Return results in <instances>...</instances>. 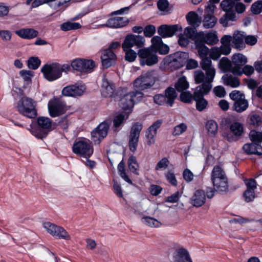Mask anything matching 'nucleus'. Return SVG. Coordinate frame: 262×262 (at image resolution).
Wrapping results in <instances>:
<instances>
[{
	"mask_svg": "<svg viewBox=\"0 0 262 262\" xmlns=\"http://www.w3.org/2000/svg\"><path fill=\"white\" fill-rule=\"evenodd\" d=\"M15 33L24 39H31L38 36V31L33 28H23L15 31Z\"/></svg>",
	"mask_w": 262,
	"mask_h": 262,
	"instance_id": "31",
	"label": "nucleus"
},
{
	"mask_svg": "<svg viewBox=\"0 0 262 262\" xmlns=\"http://www.w3.org/2000/svg\"><path fill=\"white\" fill-rule=\"evenodd\" d=\"M201 68L205 71V74L200 70H196L194 72V79L196 84H206V85H212L215 75V69L212 64L210 58H204L200 62Z\"/></svg>",
	"mask_w": 262,
	"mask_h": 262,
	"instance_id": "1",
	"label": "nucleus"
},
{
	"mask_svg": "<svg viewBox=\"0 0 262 262\" xmlns=\"http://www.w3.org/2000/svg\"><path fill=\"white\" fill-rule=\"evenodd\" d=\"M213 92L217 97L220 98L224 97L226 95V91L224 88L221 85L215 86Z\"/></svg>",
	"mask_w": 262,
	"mask_h": 262,
	"instance_id": "59",
	"label": "nucleus"
},
{
	"mask_svg": "<svg viewBox=\"0 0 262 262\" xmlns=\"http://www.w3.org/2000/svg\"><path fill=\"white\" fill-rule=\"evenodd\" d=\"M177 95L174 88L168 87L165 90L164 97L166 98L167 104L172 106L174 101L177 98Z\"/></svg>",
	"mask_w": 262,
	"mask_h": 262,
	"instance_id": "34",
	"label": "nucleus"
},
{
	"mask_svg": "<svg viewBox=\"0 0 262 262\" xmlns=\"http://www.w3.org/2000/svg\"><path fill=\"white\" fill-rule=\"evenodd\" d=\"M137 54L141 66H152L158 62L157 52L152 48H144L139 49Z\"/></svg>",
	"mask_w": 262,
	"mask_h": 262,
	"instance_id": "8",
	"label": "nucleus"
},
{
	"mask_svg": "<svg viewBox=\"0 0 262 262\" xmlns=\"http://www.w3.org/2000/svg\"><path fill=\"white\" fill-rule=\"evenodd\" d=\"M254 67L250 65H245L243 68H241V75L244 74L247 76H250L254 73Z\"/></svg>",
	"mask_w": 262,
	"mask_h": 262,
	"instance_id": "58",
	"label": "nucleus"
},
{
	"mask_svg": "<svg viewBox=\"0 0 262 262\" xmlns=\"http://www.w3.org/2000/svg\"><path fill=\"white\" fill-rule=\"evenodd\" d=\"M248 123L254 127L262 125V117L258 114L251 113L248 116Z\"/></svg>",
	"mask_w": 262,
	"mask_h": 262,
	"instance_id": "38",
	"label": "nucleus"
},
{
	"mask_svg": "<svg viewBox=\"0 0 262 262\" xmlns=\"http://www.w3.org/2000/svg\"><path fill=\"white\" fill-rule=\"evenodd\" d=\"M37 103L33 99L23 97L18 102L17 109L18 112L24 116L34 119L37 116Z\"/></svg>",
	"mask_w": 262,
	"mask_h": 262,
	"instance_id": "3",
	"label": "nucleus"
},
{
	"mask_svg": "<svg viewBox=\"0 0 262 262\" xmlns=\"http://www.w3.org/2000/svg\"><path fill=\"white\" fill-rule=\"evenodd\" d=\"M115 87L112 82L109 81L104 76L102 80L101 94L105 97H111L113 95Z\"/></svg>",
	"mask_w": 262,
	"mask_h": 262,
	"instance_id": "29",
	"label": "nucleus"
},
{
	"mask_svg": "<svg viewBox=\"0 0 262 262\" xmlns=\"http://www.w3.org/2000/svg\"><path fill=\"white\" fill-rule=\"evenodd\" d=\"M81 25L78 23L67 21L61 24L60 29L62 31H68L80 29Z\"/></svg>",
	"mask_w": 262,
	"mask_h": 262,
	"instance_id": "44",
	"label": "nucleus"
},
{
	"mask_svg": "<svg viewBox=\"0 0 262 262\" xmlns=\"http://www.w3.org/2000/svg\"><path fill=\"white\" fill-rule=\"evenodd\" d=\"M247 62V57L241 53H235L232 57L231 72L236 76H241V69Z\"/></svg>",
	"mask_w": 262,
	"mask_h": 262,
	"instance_id": "20",
	"label": "nucleus"
},
{
	"mask_svg": "<svg viewBox=\"0 0 262 262\" xmlns=\"http://www.w3.org/2000/svg\"><path fill=\"white\" fill-rule=\"evenodd\" d=\"M60 70L58 63L46 64L41 69L45 78L50 81L55 80L61 76Z\"/></svg>",
	"mask_w": 262,
	"mask_h": 262,
	"instance_id": "13",
	"label": "nucleus"
},
{
	"mask_svg": "<svg viewBox=\"0 0 262 262\" xmlns=\"http://www.w3.org/2000/svg\"><path fill=\"white\" fill-rule=\"evenodd\" d=\"M129 23V20L126 17H114L109 18L106 24L103 25L112 28H119L126 26Z\"/></svg>",
	"mask_w": 262,
	"mask_h": 262,
	"instance_id": "25",
	"label": "nucleus"
},
{
	"mask_svg": "<svg viewBox=\"0 0 262 262\" xmlns=\"http://www.w3.org/2000/svg\"><path fill=\"white\" fill-rule=\"evenodd\" d=\"M222 68L225 70H230L231 72L232 63L227 57H223L220 61Z\"/></svg>",
	"mask_w": 262,
	"mask_h": 262,
	"instance_id": "54",
	"label": "nucleus"
},
{
	"mask_svg": "<svg viewBox=\"0 0 262 262\" xmlns=\"http://www.w3.org/2000/svg\"><path fill=\"white\" fill-rule=\"evenodd\" d=\"M162 124V120H157L146 130L145 133V137L146 138V142L148 145H150L155 143V138L157 134V130L160 127Z\"/></svg>",
	"mask_w": 262,
	"mask_h": 262,
	"instance_id": "22",
	"label": "nucleus"
},
{
	"mask_svg": "<svg viewBox=\"0 0 262 262\" xmlns=\"http://www.w3.org/2000/svg\"><path fill=\"white\" fill-rule=\"evenodd\" d=\"M180 100L184 103H191L194 100V94L192 95L190 92L186 91L182 92L180 96Z\"/></svg>",
	"mask_w": 262,
	"mask_h": 262,
	"instance_id": "49",
	"label": "nucleus"
},
{
	"mask_svg": "<svg viewBox=\"0 0 262 262\" xmlns=\"http://www.w3.org/2000/svg\"><path fill=\"white\" fill-rule=\"evenodd\" d=\"M236 20V13L235 11H229L226 12V13L220 19V23L224 27H227L228 26V22L229 21H234Z\"/></svg>",
	"mask_w": 262,
	"mask_h": 262,
	"instance_id": "37",
	"label": "nucleus"
},
{
	"mask_svg": "<svg viewBox=\"0 0 262 262\" xmlns=\"http://www.w3.org/2000/svg\"><path fill=\"white\" fill-rule=\"evenodd\" d=\"M211 181L216 191L221 193L228 192V178L220 166L215 165L213 167L211 173Z\"/></svg>",
	"mask_w": 262,
	"mask_h": 262,
	"instance_id": "2",
	"label": "nucleus"
},
{
	"mask_svg": "<svg viewBox=\"0 0 262 262\" xmlns=\"http://www.w3.org/2000/svg\"><path fill=\"white\" fill-rule=\"evenodd\" d=\"M217 22V19L213 15H204L203 26L206 29L213 28Z\"/></svg>",
	"mask_w": 262,
	"mask_h": 262,
	"instance_id": "42",
	"label": "nucleus"
},
{
	"mask_svg": "<svg viewBox=\"0 0 262 262\" xmlns=\"http://www.w3.org/2000/svg\"><path fill=\"white\" fill-rule=\"evenodd\" d=\"M72 150L76 155L85 158H89L94 151L91 142L86 139L80 140L75 142Z\"/></svg>",
	"mask_w": 262,
	"mask_h": 262,
	"instance_id": "9",
	"label": "nucleus"
},
{
	"mask_svg": "<svg viewBox=\"0 0 262 262\" xmlns=\"http://www.w3.org/2000/svg\"><path fill=\"white\" fill-rule=\"evenodd\" d=\"M125 52V59L129 62L134 61L137 57V53L133 50L130 49H126L124 50Z\"/></svg>",
	"mask_w": 262,
	"mask_h": 262,
	"instance_id": "52",
	"label": "nucleus"
},
{
	"mask_svg": "<svg viewBox=\"0 0 262 262\" xmlns=\"http://www.w3.org/2000/svg\"><path fill=\"white\" fill-rule=\"evenodd\" d=\"M157 78L154 71H148L141 74L133 83L134 86L141 92L151 88L155 83Z\"/></svg>",
	"mask_w": 262,
	"mask_h": 262,
	"instance_id": "7",
	"label": "nucleus"
},
{
	"mask_svg": "<svg viewBox=\"0 0 262 262\" xmlns=\"http://www.w3.org/2000/svg\"><path fill=\"white\" fill-rule=\"evenodd\" d=\"M205 192L201 189L195 190L190 199V203L195 207H201L205 204Z\"/></svg>",
	"mask_w": 262,
	"mask_h": 262,
	"instance_id": "26",
	"label": "nucleus"
},
{
	"mask_svg": "<svg viewBox=\"0 0 262 262\" xmlns=\"http://www.w3.org/2000/svg\"><path fill=\"white\" fill-rule=\"evenodd\" d=\"M181 52H176L167 56L165 58V62L173 67L175 70L181 68L183 66V61Z\"/></svg>",
	"mask_w": 262,
	"mask_h": 262,
	"instance_id": "24",
	"label": "nucleus"
},
{
	"mask_svg": "<svg viewBox=\"0 0 262 262\" xmlns=\"http://www.w3.org/2000/svg\"><path fill=\"white\" fill-rule=\"evenodd\" d=\"M41 61L37 57H31L28 60V66L29 69L36 70L40 65Z\"/></svg>",
	"mask_w": 262,
	"mask_h": 262,
	"instance_id": "48",
	"label": "nucleus"
},
{
	"mask_svg": "<svg viewBox=\"0 0 262 262\" xmlns=\"http://www.w3.org/2000/svg\"><path fill=\"white\" fill-rule=\"evenodd\" d=\"M85 90L84 84L75 83L64 87L62 90V95L66 97H77L82 96Z\"/></svg>",
	"mask_w": 262,
	"mask_h": 262,
	"instance_id": "18",
	"label": "nucleus"
},
{
	"mask_svg": "<svg viewBox=\"0 0 262 262\" xmlns=\"http://www.w3.org/2000/svg\"><path fill=\"white\" fill-rule=\"evenodd\" d=\"M187 126L185 123H182L174 127L172 134L174 136H179L185 132Z\"/></svg>",
	"mask_w": 262,
	"mask_h": 262,
	"instance_id": "50",
	"label": "nucleus"
},
{
	"mask_svg": "<svg viewBox=\"0 0 262 262\" xmlns=\"http://www.w3.org/2000/svg\"><path fill=\"white\" fill-rule=\"evenodd\" d=\"M71 67L80 72L91 73L95 67V63L93 60L77 58L72 62Z\"/></svg>",
	"mask_w": 262,
	"mask_h": 262,
	"instance_id": "12",
	"label": "nucleus"
},
{
	"mask_svg": "<svg viewBox=\"0 0 262 262\" xmlns=\"http://www.w3.org/2000/svg\"><path fill=\"white\" fill-rule=\"evenodd\" d=\"M247 190H255L256 188V182L254 179H247L245 181Z\"/></svg>",
	"mask_w": 262,
	"mask_h": 262,
	"instance_id": "61",
	"label": "nucleus"
},
{
	"mask_svg": "<svg viewBox=\"0 0 262 262\" xmlns=\"http://www.w3.org/2000/svg\"><path fill=\"white\" fill-rule=\"evenodd\" d=\"M144 35L146 37H151L156 32V27L152 25H147L143 30Z\"/></svg>",
	"mask_w": 262,
	"mask_h": 262,
	"instance_id": "53",
	"label": "nucleus"
},
{
	"mask_svg": "<svg viewBox=\"0 0 262 262\" xmlns=\"http://www.w3.org/2000/svg\"><path fill=\"white\" fill-rule=\"evenodd\" d=\"M225 85L232 88H237L240 84V81L238 78L233 77L231 75L226 74L222 78Z\"/></svg>",
	"mask_w": 262,
	"mask_h": 262,
	"instance_id": "35",
	"label": "nucleus"
},
{
	"mask_svg": "<svg viewBox=\"0 0 262 262\" xmlns=\"http://www.w3.org/2000/svg\"><path fill=\"white\" fill-rule=\"evenodd\" d=\"M251 12L254 14H258L262 12V1H258L254 3L251 7Z\"/></svg>",
	"mask_w": 262,
	"mask_h": 262,
	"instance_id": "51",
	"label": "nucleus"
},
{
	"mask_svg": "<svg viewBox=\"0 0 262 262\" xmlns=\"http://www.w3.org/2000/svg\"><path fill=\"white\" fill-rule=\"evenodd\" d=\"M143 125L140 122L135 123L130 129L129 135L128 147L132 152H135L138 145L140 134Z\"/></svg>",
	"mask_w": 262,
	"mask_h": 262,
	"instance_id": "14",
	"label": "nucleus"
},
{
	"mask_svg": "<svg viewBox=\"0 0 262 262\" xmlns=\"http://www.w3.org/2000/svg\"><path fill=\"white\" fill-rule=\"evenodd\" d=\"M206 128L208 134L210 137H214L218 131V125L217 123L213 120H208L206 123Z\"/></svg>",
	"mask_w": 262,
	"mask_h": 262,
	"instance_id": "39",
	"label": "nucleus"
},
{
	"mask_svg": "<svg viewBox=\"0 0 262 262\" xmlns=\"http://www.w3.org/2000/svg\"><path fill=\"white\" fill-rule=\"evenodd\" d=\"M212 85L201 84L197 86L194 91V100L196 102V108L201 112L205 109L208 105V101L204 98L211 91Z\"/></svg>",
	"mask_w": 262,
	"mask_h": 262,
	"instance_id": "4",
	"label": "nucleus"
},
{
	"mask_svg": "<svg viewBox=\"0 0 262 262\" xmlns=\"http://www.w3.org/2000/svg\"><path fill=\"white\" fill-rule=\"evenodd\" d=\"M229 97L234 101V110L237 113H242L246 111L249 106L248 101L245 98V95L239 91H232Z\"/></svg>",
	"mask_w": 262,
	"mask_h": 262,
	"instance_id": "10",
	"label": "nucleus"
},
{
	"mask_svg": "<svg viewBox=\"0 0 262 262\" xmlns=\"http://www.w3.org/2000/svg\"><path fill=\"white\" fill-rule=\"evenodd\" d=\"M173 262H192L188 251L184 248L177 249L173 255Z\"/></svg>",
	"mask_w": 262,
	"mask_h": 262,
	"instance_id": "28",
	"label": "nucleus"
},
{
	"mask_svg": "<svg viewBox=\"0 0 262 262\" xmlns=\"http://www.w3.org/2000/svg\"><path fill=\"white\" fill-rule=\"evenodd\" d=\"M234 5L235 3L232 0H224L220 4L222 9L225 12L235 11Z\"/></svg>",
	"mask_w": 262,
	"mask_h": 262,
	"instance_id": "46",
	"label": "nucleus"
},
{
	"mask_svg": "<svg viewBox=\"0 0 262 262\" xmlns=\"http://www.w3.org/2000/svg\"><path fill=\"white\" fill-rule=\"evenodd\" d=\"M144 94L140 91L135 90L124 95L120 100V106L124 110H128L129 113L136 103L142 100Z\"/></svg>",
	"mask_w": 262,
	"mask_h": 262,
	"instance_id": "6",
	"label": "nucleus"
},
{
	"mask_svg": "<svg viewBox=\"0 0 262 262\" xmlns=\"http://www.w3.org/2000/svg\"><path fill=\"white\" fill-rule=\"evenodd\" d=\"M195 45L200 57L202 59L207 58L206 56L209 53V49L205 45V43L196 39Z\"/></svg>",
	"mask_w": 262,
	"mask_h": 262,
	"instance_id": "36",
	"label": "nucleus"
},
{
	"mask_svg": "<svg viewBox=\"0 0 262 262\" xmlns=\"http://www.w3.org/2000/svg\"><path fill=\"white\" fill-rule=\"evenodd\" d=\"M243 149L248 155H262V146L256 143L252 142L251 143L245 144L243 146Z\"/></svg>",
	"mask_w": 262,
	"mask_h": 262,
	"instance_id": "30",
	"label": "nucleus"
},
{
	"mask_svg": "<svg viewBox=\"0 0 262 262\" xmlns=\"http://www.w3.org/2000/svg\"><path fill=\"white\" fill-rule=\"evenodd\" d=\"M0 36L4 41H8L11 39L12 34L8 30H0Z\"/></svg>",
	"mask_w": 262,
	"mask_h": 262,
	"instance_id": "64",
	"label": "nucleus"
},
{
	"mask_svg": "<svg viewBox=\"0 0 262 262\" xmlns=\"http://www.w3.org/2000/svg\"><path fill=\"white\" fill-rule=\"evenodd\" d=\"M196 39L209 45H213L216 43L219 40L215 31L210 32L207 33L200 32L198 35Z\"/></svg>",
	"mask_w": 262,
	"mask_h": 262,
	"instance_id": "27",
	"label": "nucleus"
},
{
	"mask_svg": "<svg viewBox=\"0 0 262 262\" xmlns=\"http://www.w3.org/2000/svg\"><path fill=\"white\" fill-rule=\"evenodd\" d=\"M43 227L50 234L58 237V238L70 239V236L68 233L61 227L57 226L50 222H46L43 224Z\"/></svg>",
	"mask_w": 262,
	"mask_h": 262,
	"instance_id": "19",
	"label": "nucleus"
},
{
	"mask_svg": "<svg viewBox=\"0 0 262 262\" xmlns=\"http://www.w3.org/2000/svg\"><path fill=\"white\" fill-rule=\"evenodd\" d=\"M155 50L157 52H158L160 54L165 55L169 52V48L167 45L162 43L160 46L156 48Z\"/></svg>",
	"mask_w": 262,
	"mask_h": 262,
	"instance_id": "60",
	"label": "nucleus"
},
{
	"mask_svg": "<svg viewBox=\"0 0 262 262\" xmlns=\"http://www.w3.org/2000/svg\"><path fill=\"white\" fill-rule=\"evenodd\" d=\"M244 32L237 31L233 34L232 43L235 48L241 50L245 47Z\"/></svg>",
	"mask_w": 262,
	"mask_h": 262,
	"instance_id": "33",
	"label": "nucleus"
},
{
	"mask_svg": "<svg viewBox=\"0 0 262 262\" xmlns=\"http://www.w3.org/2000/svg\"><path fill=\"white\" fill-rule=\"evenodd\" d=\"M226 124L229 128L230 132L233 134L227 135L226 139L229 142L236 141L239 140L244 133V126L243 124L237 121L232 122L230 118L225 119Z\"/></svg>",
	"mask_w": 262,
	"mask_h": 262,
	"instance_id": "11",
	"label": "nucleus"
},
{
	"mask_svg": "<svg viewBox=\"0 0 262 262\" xmlns=\"http://www.w3.org/2000/svg\"><path fill=\"white\" fill-rule=\"evenodd\" d=\"M169 161L167 158H162L157 164L155 169L156 170L165 169L168 165Z\"/></svg>",
	"mask_w": 262,
	"mask_h": 262,
	"instance_id": "55",
	"label": "nucleus"
},
{
	"mask_svg": "<svg viewBox=\"0 0 262 262\" xmlns=\"http://www.w3.org/2000/svg\"><path fill=\"white\" fill-rule=\"evenodd\" d=\"M186 19L188 23L192 26H198L201 23V18L193 11H190L187 14Z\"/></svg>",
	"mask_w": 262,
	"mask_h": 262,
	"instance_id": "40",
	"label": "nucleus"
},
{
	"mask_svg": "<svg viewBox=\"0 0 262 262\" xmlns=\"http://www.w3.org/2000/svg\"><path fill=\"white\" fill-rule=\"evenodd\" d=\"M38 126L32 127L31 132L35 137L42 139L46 138L52 128V121L48 117H39L37 118Z\"/></svg>",
	"mask_w": 262,
	"mask_h": 262,
	"instance_id": "5",
	"label": "nucleus"
},
{
	"mask_svg": "<svg viewBox=\"0 0 262 262\" xmlns=\"http://www.w3.org/2000/svg\"><path fill=\"white\" fill-rule=\"evenodd\" d=\"M162 190V188L157 185H151L150 186L149 191L150 193L152 195H158L159 194L161 193Z\"/></svg>",
	"mask_w": 262,
	"mask_h": 262,
	"instance_id": "63",
	"label": "nucleus"
},
{
	"mask_svg": "<svg viewBox=\"0 0 262 262\" xmlns=\"http://www.w3.org/2000/svg\"><path fill=\"white\" fill-rule=\"evenodd\" d=\"M243 196L246 202H251L255 198V191L254 190L246 189L243 194Z\"/></svg>",
	"mask_w": 262,
	"mask_h": 262,
	"instance_id": "56",
	"label": "nucleus"
},
{
	"mask_svg": "<svg viewBox=\"0 0 262 262\" xmlns=\"http://www.w3.org/2000/svg\"><path fill=\"white\" fill-rule=\"evenodd\" d=\"M101 60L103 68L107 69L115 64L116 56L112 51L106 49L102 52Z\"/></svg>",
	"mask_w": 262,
	"mask_h": 262,
	"instance_id": "23",
	"label": "nucleus"
},
{
	"mask_svg": "<svg viewBox=\"0 0 262 262\" xmlns=\"http://www.w3.org/2000/svg\"><path fill=\"white\" fill-rule=\"evenodd\" d=\"M141 221L143 223L151 227H159L161 225V223L158 220L149 216L142 217Z\"/></svg>",
	"mask_w": 262,
	"mask_h": 262,
	"instance_id": "45",
	"label": "nucleus"
},
{
	"mask_svg": "<svg viewBox=\"0 0 262 262\" xmlns=\"http://www.w3.org/2000/svg\"><path fill=\"white\" fill-rule=\"evenodd\" d=\"M183 177L186 182H190L193 179V174L189 169L186 168L183 171Z\"/></svg>",
	"mask_w": 262,
	"mask_h": 262,
	"instance_id": "62",
	"label": "nucleus"
},
{
	"mask_svg": "<svg viewBox=\"0 0 262 262\" xmlns=\"http://www.w3.org/2000/svg\"><path fill=\"white\" fill-rule=\"evenodd\" d=\"M128 164L130 170L136 174L139 175L138 170L139 166L136 158L135 156H131L129 157Z\"/></svg>",
	"mask_w": 262,
	"mask_h": 262,
	"instance_id": "43",
	"label": "nucleus"
},
{
	"mask_svg": "<svg viewBox=\"0 0 262 262\" xmlns=\"http://www.w3.org/2000/svg\"><path fill=\"white\" fill-rule=\"evenodd\" d=\"M109 128V124L104 121L91 132L92 140L95 145L99 144L107 136Z\"/></svg>",
	"mask_w": 262,
	"mask_h": 262,
	"instance_id": "15",
	"label": "nucleus"
},
{
	"mask_svg": "<svg viewBox=\"0 0 262 262\" xmlns=\"http://www.w3.org/2000/svg\"><path fill=\"white\" fill-rule=\"evenodd\" d=\"M182 31V28L179 25H163L158 29V34L163 38L171 37L177 32Z\"/></svg>",
	"mask_w": 262,
	"mask_h": 262,
	"instance_id": "21",
	"label": "nucleus"
},
{
	"mask_svg": "<svg viewBox=\"0 0 262 262\" xmlns=\"http://www.w3.org/2000/svg\"><path fill=\"white\" fill-rule=\"evenodd\" d=\"M129 112L121 113L116 115L113 120L114 130L118 132L124 122L128 119Z\"/></svg>",
	"mask_w": 262,
	"mask_h": 262,
	"instance_id": "32",
	"label": "nucleus"
},
{
	"mask_svg": "<svg viewBox=\"0 0 262 262\" xmlns=\"http://www.w3.org/2000/svg\"><path fill=\"white\" fill-rule=\"evenodd\" d=\"M154 102L160 105L167 104L166 98L163 94H156L154 97Z\"/></svg>",
	"mask_w": 262,
	"mask_h": 262,
	"instance_id": "57",
	"label": "nucleus"
},
{
	"mask_svg": "<svg viewBox=\"0 0 262 262\" xmlns=\"http://www.w3.org/2000/svg\"><path fill=\"white\" fill-rule=\"evenodd\" d=\"M48 105L50 115L52 117H56L62 115L68 110L65 102L58 99L49 101Z\"/></svg>",
	"mask_w": 262,
	"mask_h": 262,
	"instance_id": "16",
	"label": "nucleus"
},
{
	"mask_svg": "<svg viewBox=\"0 0 262 262\" xmlns=\"http://www.w3.org/2000/svg\"><path fill=\"white\" fill-rule=\"evenodd\" d=\"M189 88V83L185 76L180 77L175 84V89L179 92H182Z\"/></svg>",
	"mask_w": 262,
	"mask_h": 262,
	"instance_id": "41",
	"label": "nucleus"
},
{
	"mask_svg": "<svg viewBox=\"0 0 262 262\" xmlns=\"http://www.w3.org/2000/svg\"><path fill=\"white\" fill-rule=\"evenodd\" d=\"M249 138L253 143L259 144L262 142V135L261 132L252 130L249 133Z\"/></svg>",
	"mask_w": 262,
	"mask_h": 262,
	"instance_id": "47",
	"label": "nucleus"
},
{
	"mask_svg": "<svg viewBox=\"0 0 262 262\" xmlns=\"http://www.w3.org/2000/svg\"><path fill=\"white\" fill-rule=\"evenodd\" d=\"M145 38L141 35L129 34L126 36L122 45L123 50H126L135 46L137 48H140L144 46Z\"/></svg>",
	"mask_w": 262,
	"mask_h": 262,
	"instance_id": "17",
	"label": "nucleus"
}]
</instances>
